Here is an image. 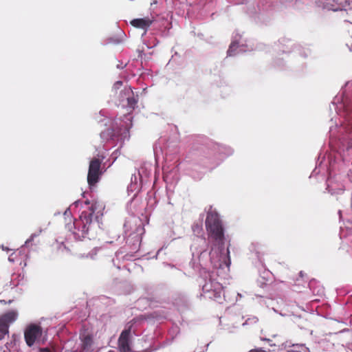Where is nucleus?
Segmentation results:
<instances>
[{
	"label": "nucleus",
	"mask_w": 352,
	"mask_h": 352,
	"mask_svg": "<svg viewBox=\"0 0 352 352\" xmlns=\"http://www.w3.org/2000/svg\"><path fill=\"white\" fill-rule=\"evenodd\" d=\"M122 97L126 98L127 104L130 108H135L138 103V99L134 96L133 91L130 87L124 88L122 92Z\"/></svg>",
	"instance_id": "8"
},
{
	"label": "nucleus",
	"mask_w": 352,
	"mask_h": 352,
	"mask_svg": "<svg viewBox=\"0 0 352 352\" xmlns=\"http://www.w3.org/2000/svg\"><path fill=\"white\" fill-rule=\"evenodd\" d=\"M85 204H89L90 203H89V201H85Z\"/></svg>",
	"instance_id": "18"
},
{
	"label": "nucleus",
	"mask_w": 352,
	"mask_h": 352,
	"mask_svg": "<svg viewBox=\"0 0 352 352\" xmlns=\"http://www.w3.org/2000/svg\"><path fill=\"white\" fill-rule=\"evenodd\" d=\"M236 47H237V46L236 45L235 43H232L230 45L229 49L227 52L228 56H231L234 55V52Z\"/></svg>",
	"instance_id": "11"
},
{
	"label": "nucleus",
	"mask_w": 352,
	"mask_h": 352,
	"mask_svg": "<svg viewBox=\"0 0 352 352\" xmlns=\"http://www.w3.org/2000/svg\"><path fill=\"white\" fill-rule=\"evenodd\" d=\"M18 316V314L15 311H9L0 316V340L8 333L9 326L14 322Z\"/></svg>",
	"instance_id": "4"
},
{
	"label": "nucleus",
	"mask_w": 352,
	"mask_h": 352,
	"mask_svg": "<svg viewBox=\"0 0 352 352\" xmlns=\"http://www.w3.org/2000/svg\"><path fill=\"white\" fill-rule=\"evenodd\" d=\"M81 342V350L83 352H90L94 343L92 336L86 335L82 338Z\"/></svg>",
	"instance_id": "10"
},
{
	"label": "nucleus",
	"mask_w": 352,
	"mask_h": 352,
	"mask_svg": "<svg viewBox=\"0 0 352 352\" xmlns=\"http://www.w3.org/2000/svg\"><path fill=\"white\" fill-rule=\"evenodd\" d=\"M101 164L102 160L98 158H93L90 161L87 174V183L89 186H94L99 182L102 175Z\"/></svg>",
	"instance_id": "3"
},
{
	"label": "nucleus",
	"mask_w": 352,
	"mask_h": 352,
	"mask_svg": "<svg viewBox=\"0 0 352 352\" xmlns=\"http://www.w3.org/2000/svg\"><path fill=\"white\" fill-rule=\"evenodd\" d=\"M249 352H269V351H265V350L262 349L261 348H258V349H252Z\"/></svg>",
	"instance_id": "13"
},
{
	"label": "nucleus",
	"mask_w": 352,
	"mask_h": 352,
	"mask_svg": "<svg viewBox=\"0 0 352 352\" xmlns=\"http://www.w3.org/2000/svg\"><path fill=\"white\" fill-rule=\"evenodd\" d=\"M205 224L208 236L218 243L219 248L223 249L225 240L224 228L217 211L212 209L208 211Z\"/></svg>",
	"instance_id": "1"
},
{
	"label": "nucleus",
	"mask_w": 352,
	"mask_h": 352,
	"mask_svg": "<svg viewBox=\"0 0 352 352\" xmlns=\"http://www.w3.org/2000/svg\"><path fill=\"white\" fill-rule=\"evenodd\" d=\"M222 289H223V287H222L221 285H220L218 283H215L214 284L213 289L209 288L208 283L205 284L203 287V289L205 292H213L212 297L214 298H219L221 297Z\"/></svg>",
	"instance_id": "9"
},
{
	"label": "nucleus",
	"mask_w": 352,
	"mask_h": 352,
	"mask_svg": "<svg viewBox=\"0 0 352 352\" xmlns=\"http://www.w3.org/2000/svg\"><path fill=\"white\" fill-rule=\"evenodd\" d=\"M40 352H50V350L48 348H41Z\"/></svg>",
	"instance_id": "16"
},
{
	"label": "nucleus",
	"mask_w": 352,
	"mask_h": 352,
	"mask_svg": "<svg viewBox=\"0 0 352 352\" xmlns=\"http://www.w3.org/2000/svg\"><path fill=\"white\" fill-rule=\"evenodd\" d=\"M42 335V329L36 324H30L28 326L24 333V337L26 344L32 346L36 340Z\"/></svg>",
	"instance_id": "5"
},
{
	"label": "nucleus",
	"mask_w": 352,
	"mask_h": 352,
	"mask_svg": "<svg viewBox=\"0 0 352 352\" xmlns=\"http://www.w3.org/2000/svg\"><path fill=\"white\" fill-rule=\"evenodd\" d=\"M202 230L201 225L195 224L192 226V230L194 232L199 234Z\"/></svg>",
	"instance_id": "12"
},
{
	"label": "nucleus",
	"mask_w": 352,
	"mask_h": 352,
	"mask_svg": "<svg viewBox=\"0 0 352 352\" xmlns=\"http://www.w3.org/2000/svg\"><path fill=\"white\" fill-rule=\"evenodd\" d=\"M155 21V18L151 17H144V18H139L134 19L131 21L130 24L135 28L142 29L144 30L143 35L146 34L148 29L153 24Z\"/></svg>",
	"instance_id": "7"
},
{
	"label": "nucleus",
	"mask_w": 352,
	"mask_h": 352,
	"mask_svg": "<svg viewBox=\"0 0 352 352\" xmlns=\"http://www.w3.org/2000/svg\"><path fill=\"white\" fill-rule=\"evenodd\" d=\"M118 346L120 352H131V327L122 331L118 338Z\"/></svg>",
	"instance_id": "6"
},
{
	"label": "nucleus",
	"mask_w": 352,
	"mask_h": 352,
	"mask_svg": "<svg viewBox=\"0 0 352 352\" xmlns=\"http://www.w3.org/2000/svg\"><path fill=\"white\" fill-rule=\"evenodd\" d=\"M227 254H228V263L226 264L227 266H229L230 264V251H229V249L228 248L227 249Z\"/></svg>",
	"instance_id": "15"
},
{
	"label": "nucleus",
	"mask_w": 352,
	"mask_h": 352,
	"mask_svg": "<svg viewBox=\"0 0 352 352\" xmlns=\"http://www.w3.org/2000/svg\"><path fill=\"white\" fill-rule=\"evenodd\" d=\"M116 84L121 85L122 82L121 81H118Z\"/></svg>",
	"instance_id": "17"
},
{
	"label": "nucleus",
	"mask_w": 352,
	"mask_h": 352,
	"mask_svg": "<svg viewBox=\"0 0 352 352\" xmlns=\"http://www.w3.org/2000/svg\"><path fill=\"white\" fill-rule=\"evenodd\" d=\"M210 261L213 264L214 267H218L217 265L213 261V256H212V251L210 252Z\"/></svg>",
	"instance_id": "14"
},
{
	"label": "nucleus",
	"mask_w": 352,
	"mask_h": 352,
	"mask_svg": "<svg viewBox=\"0 0 352 352\" xmlns=\"http://www.w3.org/2000/svg\"><path fill=\"white\" fill-rule=\"evenodd\" d=\"M96 210V204H91L88 211H83L79 220L74 223L78 230L82 232V236L87 234L89 230L90 226L92 223V217Z\"/></svg>",
	"instance_id": "2"
},
{
	"label": "nucleus",
	"mask_w": 352,
	"mask_h": 352,
	"mask_svg": "<svg viewBox=\"0 0 352 352\" xmlns=\"http://www.w3.org/2000/svg\"><path fill=\"white\" fill-rule=\"evenodd\" d=\"M108 352H115V351H108Z\"/></svg>",
	"instance_id": "19"
}]
</instances>
